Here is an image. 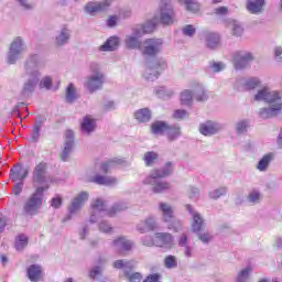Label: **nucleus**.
Here are the masks:
<instances>
[{
    "mask_svg": "<svg viewBox=\"0 0 282 282\" xmlns=\"http://www.w3.org/2000/svg\"><path fill=\"white\" fill-rule=\"evenodd\" d=\"M247 128H248V123L246 121H241L237 123L238 133H243V131H246Z\"/></svg>",
    "mask_w": 282,
    "mask_h": 282,
    "instance_id": "obj_53",
    "label": "nucleus"
},
{
    "mask_svg": "<svg viewBox=\"0 0 282 282\" xmlns=\"http://www.w3.org/2000/svg\"><path fill=\"white\" fill-rule=\"evenodd\" d=\"M61 204H63V200L61 199V197L57 196L52 199L53 208H61Z\"/></svg>",
    "mask_w": 282,
    "mask_h": 282,
    "instance_id": "obj_54",
    "label": "nucleus"
},
{
    "mask_svg": "<svg viewBox=\"0 0 282 282\" xmlns=\"http://www.w3.org/2000/svg\"><path fill=\"white\" fill-rule=\"evenodd\" d=\"M249 199L250 202L257 203L261 199V194H259L257 191H253L249 194Z\"/></svg>",
    "mask_w": 282,
    "mask_h": 282,
    "instance_id": "obj_47",
    "label": "nucleus"
},
{
    "mask_svg": "<svg viewBox=\"0 0 282 282\" xmlns=\"http://www.w3.org/2000/svg\"><path fill=\"white\" fill-rule=\"evenodd\" d=\"M151 131L154 135H164L166 133L167 138H172L173 129H170L169 126L162 121H155L151 126Z\"/></svg>",
    "mask_w": 282,
    "mask_h": 282,
    "instance_id": "obj_17",
    "label": "nucleus"
},
{
    "mask_svg": "<svg viewBox=\"0 0 282 282\" xmlns=\"http://www.w3.org/2000/svg\"><path fill=\"white\" fill-rule=\"evenodd\" d=\"M181 3H185L186 10L189 12H199V3L193 0H178Z\"/></svg>",
    "mask_w": 282,
    "mask_h": 282,
    "instance_id": "obj_35",
    "label": "nucleus"
},
{
    "mask_svg": "<svg viewBox=\"0 0 282 282\" xmlns=\"http://www.w3.org/2000/svg\"><path fill=\"white\" fill-rule=\"evenodd\" d=\"M166 68L165 62H150L148 64V68L145 70L144 77L147 80H156L158 76H160V72Z\"/></svg>",
    "mask_w": 282,
    "mask_h": 282,
    "instance_id": "obj_11",
    "label": "nucleus"
},
{
    "mask_svg": "<svg viewBox=\"0 0 282 282\" xmlns=\"http://www.w3.org/2000/svg\"><path fill=\"white\" fill-rule=\"evenodd\" d=\"M251 61H252V54L240 52L235 55L234 65L236 69H243V67H248Z\"/></svg>",
    "mask_w": 282,
    "mask_h": 282,
    "instance_id": "obj_14",
    "label": "nucleus"
},
{
    "mask_svg": "<svg viewBox=\"0 0 282 282\" xmlns=\"http://www.w3.org/2000/svg\"><path fill=\"white\" fill-rule=\"evenodd\" d=\"M45 169L47 165L45 163H40L33 174L34 184H43L45 182Z\"/></svg>",
    "mask_w": 282,
    "mask_h": 282,
    "instance_id": "obj_23",
    "label": "nucleus"
},
{
    "mask_svg": "<svg viewBox=\"0 0 282 282\" xmlns=\"http://www.w3.org/2000/svg\"><path fill=\"white\" fill-rule=\"evenodd\" d=\"M89 199V194L87 192H82L79 195H77L70 206H69V213H78L79 208H83L85 202Z\"/></svg>",
    "mask_w": 282,
    "mask_h": 282,
    "instance_id": "obj_16",
    "label": "nucleus"
},
{
    "mask_svg": "<svg viewBox=\"0 0 282 282\" xmlns=\"http://www.w3.org/2000/svg\"><path fill=\"white\" fill-rule=\"evenodd\" d=\"M104 76L100 73H96L95 75L90 76L86 82V87L90 91H96V89H100L104 83Z\"/></svg>",
    "mask_w": 282,
    "mask_h": 282,
    "instance_id": "obj_19",
    "label": "nucleus"
},
{
    "mask_svg": "<svg viewBox=\"0 0 282 282\" xmlns=\"http://www.w3.org/2000/svg\"><path fill=\"white\" fill-rule=\"evenodd\" d=\"M123 163H124L123 160H111V161H107L101 164H97L96 170L100 171L101 173H109V171H111V169H115V166H118Z\"/></svg>",
    "mask_w": 282,
    "mask_h": 282,
    "instance_id": "obj_25",
    "label": "nucleus"
},
{
    "mask_svg": "<svg viewBox=\"0 0 282 282\" xmlns=\"http://www.w3.org/2000/svg\"><path fill=\"white\" fill-rule=\"evenodd\" d=\"M163 41L160 39H150L143 42V46L141 47L142 53L148 56H153L158 54V52L162 51Z\"/></svg>",
    "mask_w": 282,
    "mask_h": 282,
    "instance_id": "obj_9",
    "label": "nucleus"
},
{
    "mask_svg": "<svg viewBox=\"0 0 282 282\" xmlns=\"http://www.w3.org/2000/svg\"><path fill=\"white\" fill-rule=\"evenodd\" d=\"M28 175V170L21 166V164L14 165L13 169H11L10 178L12 182H21L22 180H25V176Z\"/></svg>",
    "mask_w": 282,
    "mask_h": 282,
    "instance_id": "obj_22",
    "label": "nucleus"
},
{
    "mask_svg": "<svg viewBox=\"0 0 282 282\" xmlns=\"http://www.w3.org/2000/svg\"><path fill=\"white\" fill-rule=\"evenodd\" d=\"M111 6V0H106L104 2H88L85 7L88 14H96V12H105Z\"/></svg>",
    "mask_w": 282,
    "mask_h": 282,
    "instance_id": "obj_15",
    "label": "nucleus"
},
{
    "mask_svg": "<svg viewBox=\"0 0 282 282\" xmlns=\"http://www.w3.org/2000/svg\"><path fill=\"white\" fill-rule=\"evenodd\" d=\"M175 21V13L169 0H161V23L171 25Z\"/></svg>",
    "mask_w": 282,
    "mask_h": 282,
    "instance_id": "obj_10",
    "label": "nucleus"
},
{
    "mask_svg": "<svg viewBox=\"0 0 282 282\" xmlns=\"http://www.w3.org/2000/svg\"><path fill=\"white\" fill-rule=\"evenodd\" d=\"M144 160L148 166H151V164H153L154 160H158V153L155 152H148L144 155Z\"/></svg>",
    "mask_w": 282,
    "mask_h": 282,
    "instance_id": "obj_42",
    "label": "nucleus"
},
{
    "mask_svg": "<svg viewBox=\"0 0 282 282\" xmlns=\"http://www.w3.org/2000/svg\"><path fill=\"white\" fill-rule=\"evenodd\" d=\"M117 21H118V18H116V17H110V18L108 19V26H109V28H113V25H116Z\"/></svg>",
    "mask_w": 282,
    "mask_h": 282,
    "instance_id": "obj_59",
    "label": "nucleus"
},
{
    "mask_svg": "<svg viewBox=\"0 0 282 282\" xmlns=\"http://www.w3.org/2000/svg\"><path fill=\"white\" fill-rule=\"evenodd\" d=\"M199 239L204 243H208L210 241V239H213V236H210V234H203L199 236Z\"/></svg>",
    "mask_w": 282,
    "mask_h": 282,
    "instance_id": "obj_57",
    "label": "nucleus"
},
{
    "mask_svg": "<svg viewBox=\"0 0 282 282\" xmlns=\"http://www.w3.org/2000/svg\"><path fill=\"white\" fill-rule=\"evenodd\" d=\"M281 55H282V48L281 47H276L275 48V58L276 61H281Z\"/></svg>",
    "mask_w": 282,
    "mask_h": 282,
    "instance_id": "obj_60",
    "label": "nucleus"
},
{
    "mask_svg": "<svg viewBox=\"0 0 282 282\" xmlns=\"http://www.w3.org/2000/svg\"><path fill=\"white\" fill-rule=\"evenodd\" d=\"M199 131L203 135H213L219 131V126L215 122L207 121L200 126Z\"/></svg>",
    "mask_w": 282,
    "mask_h": 282,
    "instance_id": "obj_26",
    "label": "nucleus"
},
{
    "mask_svg": "<svg viewBox=\"0 0 282 282\" xmlns=\"http://www.w3.org/2000/svg\"><path fill=\"white\" fill-rule=\"evenodd\" d=\"M40 87H44L45 89H50V87H52V78L50 77H45L44 79H42Z\"/></svg>",
    "mask_w": 282,
    "mask_h": 282,
    "instance_id": "obj_48",
    "label": "nucleus"
},
{
    "mask_svg": "<svg viewBox=\"0 0 282 282\" xmlns=\"http://www.w3.org/2000/svg\"><path fill=\"white\" fill-rule=\"evenodd\" d=\"M113 268L117 270H123L126 279H128L130 282H140L142 281V274L140 273H129V270H133L135 268V263L124 261V260H117L113 263Z\"/></svg>",
    "mask_w": 282,
    "mask_h": 282,
    "instance_id": "obj_5",
    "label": "nucleus"
},
{
    "mask_svg": "<svg viewBox=\"0 0 282 282\" xmlns=\"http://www.w3.org/2000/svg\"><path fill=\"white\" fill-rule=\"evenodd\" d=\"M93 208V215L90 217V221H96L94 219V217H96V215H98L99 217H113L115 213H117L116 207H112V209L110 212L105 210V203H102L101 199H97L91 205Z\"/></svg>",
    "mask_w": 282,
    "mask_h": 282,
    "instance_id": "obj_12",
    "label": "nucleus"
},
{
    "mask_svg": "<svg viewBox=\"0 0 282 282\" xmlns=\"http://www.w3.org/2000/svg\"><path fill=\"white\" fill-rule=\"evenodd\" d=\"M183 34H185V36H193V34H195V28L193 25H186L183 29Z\"/></svg>",
    "mask_w": 282,
    "mask_h": 282,
    "instance_id": "obj_46",
    "label": "nucleus"
},
{
    "mask_svg": "<svg viewBox=\"0 0 282 282\" xmlns=\"http://www.w3.org/2000/svg\"><path fill=\"white\" fill-rule=\"evenodd\" d=\"M191 100H193V94L191 93V90H185L181 94L182 105H191Z\"/></svg>",
    "mask_w": 282,
    "mask_h": 282,
    "instance_id": "obj_41",
    "label": "nucleus"
},
{
    "mask_svg": "<svg viewBox=\"0 0 282 282\" xmlns=\"http://www.w3.org/2000/svg\"><path fill=\"white\" fill-rule=\"evenodd\" d=\"M224 67H226L223 63H214L212 65V70L213 72H221V69H224Z\"/></svg>",
    "mask_w": 282,
    "mask_h": 282,
    "instance_id": "obj_55",
    "label": "nucleus"
},
{
    "mask_svg": "<svg viewBox=\"0 0 282 282\" xmlns=\"http://www.w3.org/2000/svg\"><path fill=\"white\" fill-rule=\"evenodd\" d=\"M252 269L250 268H247L245 270H242L239 274H238V278H237V282H246L248 281V275L250 274V271Z\"/></svg>",
    "mask_w": 282,
    "mask_h": 282,
    "instance_id": "obj_43",
    "label": "nucleus"
},
{
    "mask_svg": "<svg viewBox=\"0 0 282 282\" xmlns=\"http://www.w3.org/2000/svg\"><path fill=\"white\" fill-rule=\"evenodd\" d=\"M25 51V47H23V41L20 37H17L10 47V52L8 55V62L10 65H14L17 63L18 58H21V54Z\"/></svg>",
    "mask_w": 282,
    "mask_h": 282,
    "instance_id": "obj_7",
    "label": "nucleus"
},
{
    "mask_svg": "<svg viewBox=\"0 0 282 282\" xmlns=\"http://www.w3.org/2000/svg\"><path fill=\"white\" fill-rule=\"evenodd\" d=\"M65 147L62 153L63 162H67V156L72 153V149L74 148V132L72 130H67L65 132Z\"/></svg>",
    "mask_w": 282,
    "mask_h": 282,
    "instance_id": "obj_18",
    "label": "nucleus"
},
{
    "mask_svg": "<svg viewBox=\"0 0 282 282\" xmlns=\"http://www.w3.org/2000/svg\"><path fill=\"white\" fill-rule=\"evenodd\" d=\"M229 28L232 30L234 36H241L243 34V28L236 21H231Z\"/></svg>",
    "mask_w": 282,
    "mask_h": 282,
    "instance_id": "obj_39",
    "label": "nucleus"
},
{
    "mask_svg": "<svg viewBox=\"0 0 282 282\" xmlns=\"http://www.w3.org/2000/svg\"><path fill=\"white\" fill-rule=\"evenodd\" d=\"M28 276L30 281H33V282L41 281V279H43V271L41 270V267L35 264L31 265L28 269Z\"/></svg>",
    "mask_w": 282,
    "mask_h": 282,
    "instance_id": "obj_27",
    "label": "nucleus"
},
{
    "mask_svg": "<svg viewBox=\"0 0 282 282\" xmlns=\"http://www.w3.org/2000/svg\"><path fill=\"white\" fill-rule=\"evenodd\" d=\"M96 129V121L91 119L90 117H85L84 121L82 122V131H85L86 133H91Z\"/></svg>",
    "mask_w": 282,
    "mask_h": 282,
    "instance_id": "obj_32",
    "label": "nucleus"
},
{
    "mask_svg": "<svg viewBox=\"0 0 282 282\" xmlns=\"http://www.w3.org/2000/svg\"><path fill=\"white\" fill-rule=\"evenodd\" d=\"M265 1L263 0H249L247 2V10L251 12V14H257L263 10Z\"/></svg>",
    "mask_w": 282,
    "mask_h": 282,
    "instance_id": "obj_28",
    "label": "nucleus"
},
{
    "mask_svg": "<svg viewBox=\"0 0 282 282\" xmlns=\"http://www.w3.org/2000/svg\"><path fill=\"white\" fill-rule=\"evenodd\" d=\"M99 230L101 232H111V226H109L107 223L102 221L99 225Z\"/></svg>",
    "mask_w": 282,
    "mask_h": 282,
    "instance_id": "obj_52",
    "label": "nucleus"
},
{
    "mask_svg": "<svg viewBox=\"0 0 282 282\" xmlns=\"http://www.w3.org/2000/svg\"><path fill=\"white\" fill-rule=\"evenodd\" d=\"M221 195H226V188H224V187L209 193V197H212V199H219V197H221Z\"/></svg>",
    "mask_w": 282,
    "mask_h": 282,
    "instance_id": "obj_44",
    "label": "nucleus"
},
{
    "mask_svg": "<svg viewBox=\"0 0 282 282\" xmlns=\"http://www.w3.org/2000/svg\"><path fill=\"white\" fill-rule=\"evenodd\" d=\"M186 116H188V112H186L185 110H176L174 112V118L178 120H183V118H186Z\"/></svg>",
    "mask_w": 282,
    "mask_h": 282,
    "instance_id": "obj_50",
    "label": "nucleus"
},
{
    "mask_svg": "<svg viewBox=\"0 0 282 282\" xmlns=\"http://www.w3.org/2000/svg\"><path fill=\"white\" fill-rule=\"evenodd\" d=\"M118 37H110L104 45L100 46L101 52H113L119 45Z\"/></svg>",
    "mask_w": 282,
    "mask_h": 282,
    "instance_id": "obj_30",
    "label": "nucleus"
},
{
    "mask_svg": "<svg viewBox=\"0 0 282 282\" xmlns=\"http://www.w3.org/2000/svg\"><path fill=\"white\" fill-rule=\"evenodd\" d=\"M206 44L209 50H215L216 47H219V34L208 33L206 35Z\"/></svg>",
    "mask_w": 282,
    "mask_h": 282,
    "instance_id": "obj_31",
    "label": "nucleus"
},
{
    "mask_svg": "<svg viewBox=\"0 0 282 282\" xmlns=\"http://www.w3.org/2000/svg\"><path fill=\"white\" fill-rule=\"evenodd\" d=\"M47 189V187H37L35 193L26 200L24 205V213L26 215H36L39 213V208L43 206V191Z\"/></svg>",
    "mask_w": 282,
    "mask_h": 282,
    "instance_id": "obj_3",
    "label": "nucleus"
},
{
    "mask_svg": "<svg viewBox=\"0 0 282 282\" xmlns=\"http://www.w3.org/2000/svg\"><path fill=\"white\" fill-rule=\"evenodd\" d=\"M100 273V267H96L90 271V279H96L98 274Z\"/></svg>",
    "mask_w": 282,
    "mask_h": 282,
    "instance_id": "obj_58",
    "label": "nucleus"
},
{
    "mask_svg": "<svg viewBox=\"0 0 282 282\" xmlns=\"http://www.w3.org/2000/svg\"><path fill=\"white\" fill-rule=\"evenodd\" d=\"M215 14H218V17H224L228 14V9L227 7H219L215 9Z\"/></svg>",
    "mask_w": 282,
    "mask_h": 282,
    "instance_id": "obj_49",
    "label": "nucleus"
},
{
    "mask_svg": "<svg viewBox=\"0 0 282 282\" xmlns=\"http://www.w3.org/2000/svg\"><path fill=\"white\" fill-rule=\"evenodd\" d=\"M28 246V236L19 235L15 239V248L17 250H23Z\"/></svg>",
    "mask_w": 282,
    "mask_h": 282,
    "instance_id": "obj_36",
    "label": "nucleus"
},
{
    "mask_svg": "<svg viewBox=\"0 0 282 282\" xmlns=\"http://www.w3.org/2000/svg\"><path fill=\"white\" fill-rule=\"evenodd\" d=\"M259 84H260V82L257 78L251 77L246 82L243 89H245V91L254 89V87H259Z\"/></svg>",
    "mask_w": 282,
    "mask_h": 282,
    "instance_id": "obj_40",
    "label": "nucleus"
},
{
    "mask_svg": "<svg viewBox=\"0 0 282 282\" xmlns=\"http://www.w3.org/2000/svg\"><path fill=\"white\" fill-rule=\"evenodd\" d=\"M148 247L158 246L159 248H172L173 247V236L171 234H156L155 240L145 242Z\"/></svg>",
    "mask_w": 282,
    "mask_h": 282,
    "instance_id": "obj_13",
    "label": "nucleus"
},
{
    "mask_svg": "<svg viewBox=\"0 0 282 282\" xmlns=\"http://www.w3.org/2000/svg\"><path fill=\"white\" fill-rule=\"evenodd\" d=\"M134 117L139 122H149L151 120V111L149 109L143 108L134 113Z\"/></svg>",
    "mask_w": 282,
    "mask_h": 282,
    "instance_id": "obj_33",
    "label": "nucleus"
},
{
    "mask_svg": "<svg viewBox=\"0 0 282 282\" xmlns=\"http://www.w3.org/2000/svg\"><path fill=\"white\" fill-rule=\"evenodd\" d=\"M12 193H13V195H20L21 194V186L20 185H15L12 188Z\"/></svg>",
    "mask_w": 282,
    "mask_h": 282,
    "instance_id": "obj_61",
    "label": "nucleus"
},
{
    "mask_svg": "<svg viewBox=\"0 0 282 282\" xmlns=\"http://www.w3.org/2000/svg\"><path fill=\"white\" fill-rule=\"evenodd\" d=\"M155 30V22L148 23L145 26L137 30L134 32V36H128L126 40V45L130 50H134L135 47H140V42L138 41L139 36H142V34H151Z\"/></svg>",
    "mask_w": 282,
    "mask_h": 282,
    "instance_id": "obj_6",
    "label": "nucleus"
},
{
    "mask_svg": "<svg viewBox=\"0 0 282 282\" xmlns=\"http://www.w3.org/2000/svg\"><path fill=\"white\" fill-rule=\"evenodd\" d=\"M32 138H33V140H37L39 139V129H35L33 131Z\"/></svg>",
    "mask_w": 282,
    "mask_h": 282,
    "instance_id": "obj_64",
    "label": "nucleus"
},
{
    "mask_svg": "<svg viewBox=\"0 0 282 282\" xmlns=\"http://www.w3.org/2000/svg\"><path fill=\"white\" fill-rule=\"evenodd\" d=\"M78 98V95L76 94V88L74 87V84H70L66 89V100L67 102H74Z\"/></svg>",
    "mask_w": 282,
    "mask_h": 282,
    "instance_id": "obj_34",
    "label": "nucleus"
},
{
    "mask_svg": "<svg viewBox=\"0 0 282 282\" xmlns=\"http://www.w3.org/2000/svg\"><path fill=\"white\" fill-rule=\"evenodd\" d=\"M69 41V31L67 29H64L61 34L56 37L57 45H65Z\"/></svg>",
    "mask_w": 282,
    "mask_h": 282,
    "instance_id": "obj_38",
    "label": "nucleus"
},
{
    "mask_svg": "<svg viewBox=\"0 0 282 282\" xmlns=\"http://www.w3.org/2000/svg\"><path fill=\"white\" fill-rule=\"evenodd\" d=\"M115 248L120 252V254H124V252H129L131 248H133V243L127 238H118L113 241Z\"/></svg>",
    "mask_w": 282,
    "mask_h": 282,
    "instance_id": "obj_21",
    "label": "nucleus"
},
{
    "mask_svg": "<svg viewBox=\"0 0 282 282\" xmlns=\"http://www.w3.org/2000/svg\"><path fill=\"white\" fill-rule=\"evenodd\" d=\"M272 161V154H267L264 155L259 164H258V170L259 171H265V169H268V165L270 164V162Z\"/></svg>",
    "mask_w": 282,
    "mask_h": 282,
    "instance_id": "obj_37",
    "label": "nucleus"
},
{
    "mask_svg": "<svg viewBox=\"0 0 282 282\" xmlns=\"http://www.w3.org/2000/svg\"><path fill=\"white\" fill-rule=\"evenodd\" d=\"M160 208L163 213V220L170 224L167 228L170 230H174V232H180L182 223L175 219V216L173 215V208L166 205V203H161Z\"/></svg>",
    "mask_w": 282,
    "mask_h": 282,
    "instance_id": "obj_4",
    "label": "nucleus"
},
{
    "mask_svg": "<svg viewBox=\"0 0 282 282\" xmlns=\"http://www.w3.org/2000/svg\"><path fill=\"white\" fill-rule=\"evenodd\" d=\"M173 169L171 167V164L166 165V170L160 171L155 170L151 173L150 177L145 180L147 184H154L152 187L154 193H164V191H169L171 188V185L166 182H160V177H166V175H171V172Z\"/></svg>",
    "mask_w": 282,
    "mask_h": 282,
    "instance_id": "obj_2",
    "label": "nucleus"
},
{
    "mask_svg": "<svg viewBox=\"0 0 282 282\" xmlns=\"http://www.w3.org/2000/svg\"><path fill=\"white\" fill-rule=\"evenodd\" d=\"M177 265V261L175 260V257L169 256L165 258V268H175Z\"/></svg>",
    "mask_w": 282,
    "mask_h": 282,
    "instance_id": "obj_45",
    "label": "nucleus"
},
{
    "mask_svg": "<svg viewBox=\"0 0 282 282\" xmlns=\"http://www.w3.org/2000/svg\"><path fill=\"white\" fill-rule=\"evenodd\" d=\"M186 208L193 216V223H192L193 232H199V230L204 228V219L198 213L193 212V207H191V205H187Z\"/></svg>",
    "mask_w": 282,
    "mask_h": 282,
    "instance_id": "obj_20",
    "label": "nucleus"
},
{
    "mask_svg": "<svg viewBox=\"0 0 282 282\" xmlns=\"http://www.w3.org/2000/svg\"><path fill=\"white\" fill-rule=\"evenodd\" d=\"M90 182H94L95 184H100L104 186H115V184H118V180L116 177L101 176V175H96L91 177Z\"/></svg>",
    "mask_w": 282,
    "mask_h": 282,
    "instance_id": "obj_24",
    "label": "nucleus"
},
{
    "mask_svg": "<svg viewBox=\"0 0 282 282\" xmlns=\"http://www.w3.org/2000/svg\"><path fill=\"white\" fill-rule=\"evenodd\" d=\"M25 69L28 74H31V76H33V78L24 85V91H34V87H36V84L39 83V78L36 77L39 75V73L36 72V61L30 59L29 62H26Z\"/></svg>",
    "mask_w": 282,
    "mask_h": 282,
    "instance_id": "obj_8",
    "label": "nucleus"
},
{
    "mask_svg": "<svg viewBox=\"0 0 282 282\" xmlns=\"http://www.w3.org/2000/svg\"><path fill=\"white\" fill-rule=\"evenodd\" d=\"M186 240H187L186 236H182L178 241L180 246H186Z\"/></svg>",
    "mask_w": 282,
    "mask_h": 282,
    "instance_id": "obj_63",
    "label": "nucleus"
},
{
    "mask_svg": "<svg viewBox=\"0 0 282 282\" xmlns=\"http://www.w3.org/2000/svg\"><path fill=\"white\" fill-rule=\"evenodd\" d=\"M282 94L273 90L270 91V88H262L254 96V100H264L269 104V108H264L260 111V117L265 120L268 118H274L278 116L279 111L282 109Z\"/></svg>",
    "mask_w": 282,
    "mask_h": 282,
    "instance_id": "obj_1",
    "label": "nucleus"
},
{
    "mask_svg": "<svg viewBox=\"0 0 282 282\" xmlns=\"http://www.w3.org/2000/svg\"><path fill=\"white\" fill-rule=\"evenodd\" d=\"M156 225L153 218H148L145 221H141L137 229L139 232H149L150 230H155Z\"/></svg>",
    "mask_w": 282,
    "mask_h": 282,
    "instance_id": "obj_29",
    "label": "nucleus"
},
{
    "mask_svg": "<svg viewBox=\"0 0 282 282\" xmlns=\"http://www.w3.org/2000/svg\"><path fill=\"white\" fill-rule=\"evenodd\" d=\"M169 129H173L171 133L172 138H169V140H175V138H180V128L169 126Z\"/></svg>",
    "mask_w": 282,
    "mask_h": 282,
    "instance_id": "obj_51",
    "label": "nucleus"
},
{
    "mask_svg": "<svg viewBox=\"0 0 282 282\" xmlns=\"http://www.w3.org/2000/svg\"><path fill=\"white\" fill-rule=\"evenodd\" d=\"M21 6H23L26 10L32 8V4H28V0H20Z\"/></svg>",
    "mask_w": 282,
    "mask_h": 282,
    "instance_id": "obj_62",
    "label": "nucleus"
},
{
    "mask_svg": "<svg viewBox=\"0 0 282 282\" xmlns=\"http://www.w3.org/2000/svg\"><path fill=\"white\" fill-rule=\"evenodd\" d=\"M144 282H161L160 274H152L148 276Z\"/></svg>",
    "mask_w": 282,
    "mask_h": 282,
    "instance_id": "obj_56",
    "label": "nucleus"
}]
</instances>
